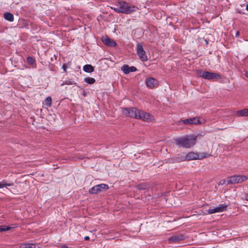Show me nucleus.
I'll use <instances>...</instances> for the list:
<instances>
[{
  "mask_svg": "<svg viewBox=\"0 0 248 248\" xmlns=\"http://www.w3.org/2000/svg\"><path fill=\"white\" fill-rule=\"evenodd\" d=\"M98 189H99L98 188L97 185H96L91 188L89 190V192L91 194H97L99 193Z\"/></svg>",
  "mask_w": 248,
  "mask_h": 248,
  "instance_id": "412c9836",
  "label": "nucleus"
},
{
  "mask_svg": "<svg viewBox=\"0 0 248 248\" xmlns=\"http://www.w3.org/2000/svg\"><path fill=\"white\" fill-rule=\"evenodd\" d=\"M102 40L103 43L109 46H115L116 43L112 39L108 37L107 36H103Z\"/></svg>",
  "mask_w": 248,
  "mask_h": 248,
  "instance_id": "9d476101",
  "label": "nucleus"
},
{
  "mask_svg": "<svg viewBox=\"0 0 248 248\" xmlns=\"http://www.w3.org/2000/svg\"><path fill=\"white\" fill-rule=\"evenodd\" d=\"M121 70L125 74H129L130 72H136L138 70L136 67L133 66L130 67L127 64L124 65L121 67Z\"/></svg>",
  "mask_w": 248,
  "mask_h": 248,
  "instance_id": "9b49d317",
  "label": "nucleus"
},
{
  "mask_svg": "<svg viewBox=\"0 0 248 248\" xmlns=\"http://www.w3.org/2000/svg\"><path fill=\"white\" fill-rule=\"evenodd\" d=\"M228 205L225 204H219L217 207V209L218 212H222L227 210Z\"/></svg>",
  "mask_w": 248,
  "mask_h": 248,
  "instance_id": "6ab92c4d",
  "label": "nucleus"
},
{
  "mask_svg": "<svg viewBox=\"0 0 248 248\" xmlns=\"http://www.w3.org/2000/svg\"><path fill=\"white\" fill-rule=\"evenodd\" d=\"M175 161H177L178 163L186 161L185 155H177L175 156Z\"/></svg>",
  "mask_w": 248,
  "mask_h": 248,
  "instance_id": "5701e85b",
  "label": "nucleus"
},
{
  "mask_svg": "<svg viewBox=\"0 0 248 248\" xmlns=\"http://www.w3.org/2000/svg\"><path fill=\"white\" fill-rule=\"evenodd\" d=\"M245 199L248 201V193L245 195Z\"/></svg>",
  "mask_w": 248,
  "mask_h": 248,
  "instance_id": "72a5a7b5",
  "label": "nucleus"
},
{
  "mask_svg": "<svg viewBox=\"0 0 248 248\" xmlns=\"http://www.w3.org/2000/svg\"><path fill=\"white\" fill-rule=\"evenodd\" d=\"M169 162L170 163H178L177 161H175V156L169 159Z\"/></svg>",
  "mask_w": 248,
  "mask_h": 248,
  "instance_id": "c756f323",
  "label": "nucleus"
},
{
  "mask_svg": "<svg viewBox=\"0 0 248 248\" xmlns=\"http://www.w3.org/2000/svg\"><path fill=\"white\" fill-rule=\"evenodd\" d=\"M117 6V7H111V8L119 14H130L135 12L137 9L135 6L124 1H118Z\"/></svg>",
  "mask_w": 248,
  "mask_h": 248,
  "instance_id": "f03ea898",
  "label": "nucleus"
},
{
  "mask_svg": "<svg viewBox=\"0 0 248 248\" xmlns=\"http://www.w3.org/2000/svg\"><path fill=\"white\" fill-rule=\"evenodd\" d=\"M84 240L86 241H88L90 240V237L88 236H86L84 237Z\"/></svg>",
  "mask_w": 248,
  "mask_h": 248,
  "instance_id": "473e14b6",
  "label": "nucleus"
},
{
  "mask_svg": "<svg viewBox=\"0 0 248 248\" xmlns=\"http://www.w3.org/2000/svg\"><path fill=\"white\" fill-rule=\"evenodd\" d=\"M72 84L71 80H66L65 82H63L61 86H63V85L67 84V85H71Z\"/></svg>",
  "mask_w": 248,
  "mask_h": 248,
  "instance_id": "c85d7f7f",
  "label": "nucleus"
},
{
  "mask_svg": "<svg viewBox=\"0 0 248 248\" xmlns=\"http://www.w3.org/2000/svg\"><path fill=\"white\" fill-rule=\"evenodd\" d=\"M30 24L29 20L21 18L18 21V26L21 28H27Z\"/></svg>",
  "mask_w": 248,
  "mask_h": 248,
  "instance_id": "ddd939ff",
  "label": "nucleus"
},
{
  "mask_svg": "<svg viewBox=\"0 0 248 248\" xmlns=\"http://www.w3.org/2000/svg\"><path fill=\"white\" fill-rule=\"evenodd\" d=\"M137 52L140 60L145 62L148 60L146 52L144 50L142 45L141 44H138L137 45Z\"/></svg>",
  "mask_w": 248,
  "mask_h": 248,
  "instance_id": "0eeeda50",
  "label": "nucleus"
},
{
  "mask_svg": "<svg viewBox=\"0 0 248 248\" xmlns=\"http://www.w3.org/2000/svg\"><path fill=\"white\" fill-rule=\"evenodd\" d=\"M225 182H226V180H221L219 181V182L218 183V185H223L225 184Z\"/></svg>",
  "mask_w": 248,
  "mask_h": 248,
  "instance_id": "7c9ffc66",
  "label": "nucleus"
},
{
  "mask_svg": "<svg viewBox=\"0 0 248 248\" xmlns=\"http://www.w3.org/2000/svg\"><path fill=\"white\" fill-rule=\"evenodd\" d=\"M62 248H68V247L66 245H64L62 247Z\"/></svg>",
  "mask_w": 248,
  "mask_h": 248,
  "instance_id": "c9c22d12",
  "label": "nucleus"
},
{
  "mask_svg": "<svg viewBox=\"0 0 248 248\" xmlns=\"http://www.w3.org/2000/svg\"><path fill=\"white\" fill-rule=\"evenodd\" d=\"M11 227L5 225L0 226V232L10 230Z\"/></svg>",
  "mask_w": 248,
  "mask_h": 248,
  "instance_id": "393cba45",
  "label": "nucleus"
},
{
  "mask_svg": "<svg viewBox=\"0 0 248 248\" xmlns=\"http://www.w3.org/2000/svg\"><path fill=\"white\" fill-rule=\"evenodd\" d=\"M239 35V31H237L236 33V34H235V36L238 37Z\"/></svg>",
  "mask_w": 248,
  "mask_h": 248,
  "instance_id": "f704fd0d",
  "label": "nucleus"
},
{
  "mask_svg": "<svg viewBox=\"0 0 248 248\" xmlns=\"http://www.w3.org/2000/svg\"><path fill=\"white\" fill-rule=\"evenodd\" d=\"M182 122L184 124H201L200 120L196 117L184 119L182 120Z\"/></svg>",
  "mask_w": 248,
  "mask_h": 248,
  "instance_id": "f8f14e48",
  "label": "nucleus"
},
{
  "mask_svg": "<svg viewBox=\"0 0 248 248\" xmlns=\"http://www.w3.org/2000/svg\"><path fill=\"white\" fill-rule=\"evenodd\" d=\"M83 70L86 73H92L94 71V67L90 64H86L83 66Z\"/></svg>",
  "mask_w": 248,
  "mask_h": 248,
  "instance_id": "f3484780",
  "label": "nucleus"
},
{
  "mask_svg": "<svg viewBox=\"0 0 248 248\" xmlns=\"http://www.w3.org/2000/svg\"><path fill=\"white\" fill-rule=\"evenodd\" d=\"M217 210V207L214 208H210L207 210V213L209 214H212L215 213H218Z\"/></svg>",
  "mask_w": 248,
  "mask_h": 248,
  "instance_id": "bb28decb",
  "label": "nucleus"
},
{
  "mask_svg": "<svg viewBox=\"0 0 248 248\" xmlns=\"http://www.w3.org/2000/svg\"><path fill=\"white\" fill-rule=\"evenodd\" d=\"M209 155L205 153L202 154L201 155H200L198 153H194V152H189L186 155V161H190L192 160L196 159H202L203 158H206L209 156Z\"/></svg>",
  "mask_w": 248,
  "mask_h": 248,
  "instance_id": "423d86ee",
  "label": "nucleus"
},
{
  "mask_svg": "<svg viewBox=\"0 0 248 248\" xmlns=\"http://www.w3.org/2000/svg\"><path fill=\"white\" fill-rule=\"evenodd\" d=\"M145 83L147 86L151 89L157 87L158 84L157 80L153 78H147Z\"/></svg>",
  "mask_w": 248,
  "mask_h": 248,
  "instance_id": "1a4fd4ad",
  "label": "nucleus"
},
{
  "mask_svg": "<svg viewBox=\"0 0 248 248\" xmlns=\"http://www.w3.org/2000/svg\"><path fill=\"white\" fill-rule=\"evenodd\" d=\"M3 16L4 19L7 21H9L10 22H12L14 21V16L12 13L10 12H6L4 13Z\"/></svg>",
  "mask_w": 248,
  "mask_h": 248,
  "instance_id": "dca6fc26",
  "label": "nucleus"
},
{
  "mask_svg": "<svg viewBox=\"0 0 248 248\" xmlns=\"http://www.w3.org/2000/svg\"><path fill=\"white\" fill-rule=\"evenodd\" d=\"M246 10H247V11H248V4L246 5Z\"/></svg>",
  "mask_w": 248,
  "mask_h": 248,
  "instance_id": "4c0bfd02",
  "label": "nucleus"
},
{
  "mask_svg": "<svg viewBox=\"0 0 248 248\" xmlns=\"http://www.w3.org/2000/svg\"><path fill=\"white\" fill-rule=\"evenodd\" d=\"M197 138V136L186 135L176 139L175 142L179 146L185 148H190L195 144Z\"/></svg>",
  "mask_w": 248,
  "mask_h": 248,
  "instance_id": "7ed1b4c3",
  "label": "nucleus"
},
{
  "mask_svg": "<svg viewBox=\"0 0 248 248\" xmlns=\"http://www.w3.org/2000/svg\"><path fill=\"white\" fill-rule=\"evenodd\" d=\"M20 248H40L37 246L35 244L33 243H22L19 246Z\"/></svg>",
  "mask_w": 248,
  "mask_h": 248,
  "instance_id": "4468645a",
  "label": "nucleus"
},
{
  "mask_svg": "<svg viewBox=\"0 0 248 248\" xmlns=\"http://www.w3.org/2000/svg\"><path fill=\"white\" fill-rule=\"evenodd\" d=\"M186 238V237L184 234L178 233L169 238L168 241L170 244H176L184 240Z\"/></svg>",
  "mask_w": 248,
  "mask_h": 248,
  "instance_id": "6e6552de",
  "label": "nucleus"
},
{
  "mask_svg": "<svg viewBox=\"0 0 248 248\" xmlns=\"http://www.w3.org/2000/svg\"><path fill=\"white\" fill-rule=\"evenodd\" d=\"M238 12L239 13H241V12L240 11H238Z\"/></svg>",
  "mask_w": 248,
  "mask_h": 248,
  "instance_id": "58836bf2",
  "label": "nucleus"
},
{
  "mask_svg": "<svg viewBox=\"0 0 248 248\" xmlns=\"http://www.w3.org/2000/svg\"><path fill=\"white\" fill-rule=\"evenodd\" d=\"M198 75L200 77L208 80L221 78V76L217 73H212L202 70L199 71Z\"/></svg>",
  "mask_w": 248,
  "mask_h": 248,
  "instance_id": "20e7f679",
  "label": "nucleus"
},
{
  "mask_svg": "<svg viewBox=\"0 0 248 248\" xmlns=\"http://www.w3.org/2000/svg\"><path fill=\"white\" fill-rule=\"evenodd\" d=\"M27 62L31 64H33L35 62L34 60L31 57H28L27 59Z\"/></svg>",
  "mask_w": 248,
  "mask_h": 248,
  "instance_id": "cd10ccee",
  "label": "nucleus"
},
{
  "mask_svg": "<svg viewBox=\"0 0 248 248\" xmlns=\"http://www.w3.org/2000/svg\"><path fill=\"white\" fill-rule=\"evenodd\" d=\"M52 98L50 96H48L45 100L46 105L50 107L51 106Z\"/></svg>",
  "mask_w": 248,
  "mask_h": 248,
  "instance_id": "a878e982",
  "label": "nucleus"
},
{
  "mask_svg": "<svg viewBox=\"0 0 248 248\" xmlns=\"http://www.w3.org/2000/svg\"><path fill=\"white\" fill-rule=\"evenodd\" d=\"M98 188L99 189V193L104 191L108 190L109 188V186L107 184H101L99 185H97Z\"/></svg>",
  "mask_w": 248,
  "mask_h": 248,
  "instance_id": "a211bd4d",
  "label": "nucleus"
},
{
  "mask_svg": "<svg viewBox=\"0 0 248 248\" xmlns=\"http://www.w3.org/2000/svg\"><path fill=\"white\" fill-rule=\"evenodd\" d=\"M84 81L89 84H93L95 83V79L93 78L87 77L84 79Z\"/></svg>",
  "mask_w": 248,
  "mask_h": 248,
  "instance_id": "4be33fe9",
  "label": "nucleus"
},
{
  "mask_svg": "<svg viewBox=\"0 0 248 248\" xmlns=\"http://www.w3.org/2000/svg\"><path fill=\"white\" fill-rule=\"evenodd\" d=\"M62 68L63 69V71L64 72H66V69H67V66L65 64H63L62 66Z\"/></svg>",
  "mask_w": 248,
  "mask_h": 248,
  "instance_id": "2f4dec72",
  "label": "nucleus"
},
{
  "mask_svg": "<svg viewBox=\"0 0 248 248\" xmlns=\"http://www.w3.org/2000/svg\"><path fill=\"white\" fill-rule=\"evenodd\" d=\"M248 177L245 175H233L228 177L227 185L241 183L246 181Z\"/></svg>",
  "mask_w": 248,
  "mask_h": 248,
  "instance_id": "39448f33",
  "label": "nucleus"
},
{
  "mask_svg": "<svg viewBox=\"0 0 248 248\" xmlns=\"http://www.w3.org/2000/svg\"><path fill=\"white\" fill-rule=\"evenodd\" d=\"M122 112L123 114L126 116L137 119H141L147 122H151L154 120L153 115L136 108H124Z\"/></svg>",
  "mask_w": 248,
  "mask_h": 248,
  "instance_id": "f257e3e1",
  "label": "nucleus"
},
{
  "mask_svg": "<svg viewBox=\"0 0 248 248\" xmlns=\"http://www.w3.org/2000/svg\"><path fill=\"white\" fill-rule=\"evenodd\" d=\"M246 76L248 78V72L246 73Z\"/></svg>",
  "mask_w": 248,
  "mask_h": 248,
  "instance_id": "e433bc0d",
  "label": "nucleus"
},
{
  "mask_svg": "<svg viewBox=\"0 0 248 248\" xmlns=\"http://www.w3.org/2000/svg\"><path fill=\"white\" fill-rule=\"evenodd\" d=\"M13 185V184L7 183H6L5 181L3 180L1 182H0V188H3L4 187H6L7 186H12Z\"/></svg>",
  "mask_w": 248,
  "mask_h": 248,
  "instance_id": "b1692460",
  "label": "nucleus"
},
{
  "mask_svg": "<svg viewBox=\"0 0 248 248\" xmlns=\"http://www.w3.org/2000/svg\"><path fill=\"white\" fill-rule=\"evenodd\" d=\"M148 187V185L145 183H141L136 186V188L139 190L146 189Z\"/></svg>",
  "mask_w": 248,
  "mask_h": 248,
  "instance_id": "aec40b11",
  "label": "nucleus"
},
{
  "mask_svg": "<svg viewBox=\"0 0 248 248\" xmlns=\"http://www.w3.org/2000/svg\"><path fill=\"white\" fill-rule=\"evenodd\" d=\"M236 115L240 117H248V108L243 109L236 112Z\"/></svg>",
  "mask_w": 248,
  "mask_h": 248,
  "instance_id": "2eb2a0df",
  "label": "nucleus"
}]
</instances>
